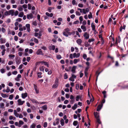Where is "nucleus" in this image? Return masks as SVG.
<instances>
[{"label":"nucleus","mask_w":128,"mask_h":128,"mask_svg":"<svg viewBox=\"0 0 128 128\" xmlns=\"http://www.w3.org/2000/svg\"><path fill=\"white\" fill-rule=\"evenodd\" d=\"M52 9V7H50L48 8V10L49 12H51V10Z\"/></svg>","instance_id":"nucleus-59"},{"label":"nucleus","mask_w":128,"mask_h":128,"mask_svg":"<svg viewBox=\"0 0 128 128\" xmlns=\"http://www.w3.org/2000/svg\"><path fill=\"white\" fill-rule=\"evenodd\" d=\"M76 14L77 16H80V13L78 11H76Z\"/></svg>","instance_id":"nucleus-57"},{"label":"nucleus","mask_w":128,"mask_h":128,"mask_svg":"<svg viewBox=\"0 0 128 128\" xmlns=\"http://www.w3.org/2000/svg\"><path fill=\"white\" fill-rule=\"evenodd\" d=\"M83 58L84 59H86L87 58V56L86 54H84L83 56Z\"/></svg>","instance_id":"nucleus-62"},{"label":"nucleus","mask_w":128,"mask_h":128,"mask_svg":"<svg viewBox=\"0 0 128 128\" xmlns=\"http://www.w3.org/2000/svg\"><path fill=\"white\" fill-rule=\"evenodd\" d=\"M84 36L86 39H88L89 37V35L87 32H85L84 34Z\"/></svg>","instance_id":"nucleus-2"},{"label":"nucleus","mask_w":128,"mask_h":128,"mask_svg":"<svg viewBox=\"0 0 128 128\" xmlns=\"http://www.w3.org/2000/svg\"><path fill=\"white\" fill-rule=\"evenodd\" d=\"M31 101L34 103H36V104H38V102L36 100L34 99H32L31 100Z\"/></svg>","instance_id":"nucleus-29"},{"label":"nucleus","mask_w":128,"mask_h":128,"mask_svg":"<svg viewBox=\"0 0 128 128\" xmlns=\"http://www.w3.org/2000/svg\"><path fill=\"white\" fill-rule=\"evenodd\" d=\"M127 55H128V54H122L121 55V58H123L124 57H125L126 56H127Z\"/></svg>","instance_id":"nucleus-50"},{"label":"nucleus","mask_w":128,"mask_h":128,"mask_svg":"<svg viewBox=\"0 0 128 128\" xmlns=\"http://www.w3.org/2000/svg\"><path fill=\"white\" fill-rule=\"evenodd\" d=\"M5 46L6 47L8 48L10 46L9 43L8 42H6L5 44Z\"/></svg>","instance_id":"nucleus-64"},{"label":"nucleus","mask_w":128,"mask_h":128,"mask_svg":"<svg viewBox=\"0 0 128 128\" xmlns=\"http://www.w3.org/2000/svg\"><path fill=\"white\" fill-rule=\"evenodd\" d=\"M0 43L2 44H4L6 42V40L5 38H1L0 39Z\"/></svg>","instance_id":"nucleus-12"},{"label":"nucleus","mask_w":128,"mask_h":128,"mask_svg":"<svg viewBox=\"0 0 128 128\" xmlns=\"http://www.w3.org/2000/svg\"><path fill=\"white\" fill-rule=\"evenodd\" d=\"M128 88V85H125L124 86H122V88L124 89L125 88Z\"/></svg>","instance_id":"nucleus-38"},{"label":"nucleus","mask_w":128,"mask_h":128,"mask_svg":"<svg viewBox=\"0 0 128 128\" xmlns=\"http://www.w3.org/2000/svg\"><path fill=\"white\" fill-rule=\"evenodd\" d=\"M80 61V59L78 58L77 59H74V63L76 64L78 62H79Z\"/></svg>","instance_id":"nucleus-26"},{"label":"nucleus","mask_w":128,"mask_h":128,"mask_svg":"<svg viewBox=\"0 0 128 128\" xmlns=\"http://www.w3.org/2000/svg\"><path fill=\"white\" fill-rule=\"evenodd\" d=\"M77 68L76 66H74L72 68V72L73 73H74L76 72V70Z\"/></svg>","instance_id":"nucleus-10"},{"label":"nucleus","mask_w":128,"mask_h":128,"mask_svg":"<svg viewBox=\"0 0 128 128\" xmlns=\"http://www.w3.org/2000/svg\"><path fill=\"white\" fill-rule=\"evenodd\" d=\"M18 105L19 106L22 105L25 102L24 101H22L20 99H19L18 100Z\"/></svg>","instance_id":"nucleus-1"},{"label":"nucleus","mask_w":128,"mask_h":128,"mask_svg":"<svg viewBox=\"0 0 128 128\" xmlns=\"http://www.w3.org/2000/svg\"><path fill=\"white\" fill-rule=\"evenodd\" d=\"M13 64V62L12 61H9L8 63V64L9 65H11L12 64Z\"/></svg>","instance_id":"nucleus-52"},{"label":"nucleus","mask_w":128,"mask_h":128,"mask_svg":"<svg viewBox=\"0 0 128 128\" xmlns=\"http://www.w3.org/2000/svg\"><path fill=\"white\" fill-rule=\"evenodd\" d=\"M46 15L48 17H50V18L52 17L53 16V14L52 13L50 14L48 12H46Z\"/></svg>","instance_id":"nucleus-13"},{"label":"nucleus","mask_w":128,"mask_h":128,"mask_svg":"<svg viewBox=\"0 0 128 128\" xmlns=\"http://www.w3.org/2000/svg\"><path fill=\"white\" fill-rule=\"evenodd\" d=\"M68 78V76L67 74V73H65L64 74V79H67Z\"/></svg>","instance_id":"nucleus-44"},{"label":"nucleus","mask_w":128,"mask_h":128,"mask_svg":"<svg viewBox=\"0 0 128 128\" xmlns=\"http://www.w3.org/2000/svg\"><path fill=\"white\" fill-rule=\"evenodd\" d=\"M79 19L80 20V22H82L83 21V20L82 17V16H80L79 18Z\"/></svg>","instance_id":"nucleus-56"},{"label":"nucleus","mask_w":128,"mask_h":128,"mask_svg":"<svg viewBox=\"0 0 128 128\" xmlns=\"http://www.w3.org/2000/svg\"><path fill=\"white\" fill-rule=\"evenodd\" d=\"M47 124H47V122H44V126H43L44 127V128L46 127L47 126Z\"/></svg>","instance_id":"nucleus-58"},{"label":"nucleus","mask_w":128,"mask_h":128,"mask_svg":"<svg viewBox=\"0 0 128 128\" xmlns=\"http://www.w3.org/2000/svg\"><path fill=\"white\" fill-rule=\"evenodd\" d=\"M10 15H11L12 16L14 15V10H9Z\"/></svg>","instance_id":"nucleus-15"},{"label":"nucleus","mask_w":128,"mask_h":128,"mask_svg":"<svg viewBox=\"0 0 128 128\" xmlns=\"http://www.w3.org/2000/svg\"><path fill=\"white\" fill-rule=\"evenodd\" d=\"M9 57L10 58H13L15 57V56L13 54H10L9 55Z\"/></svg>","instance_id":"nucleus-43"},{"label":"nucleus","mask_w":128,"mask_h":128,"mask_svg":"<svg viewBox=\"0 0 128 128\" xmlns=\"http://www.w3.org/2000/svg\"><path fill=\"white\" fill-rule=\"evenodd\" d=\"M4 14L5 16L10 15L9 10L6 11L4 13Z\"/></svg>","instance_id":"nucleus-36"},{"label":"nucleus","mask_w":128,"mask_h":128,"mask_svg":"<svg viewBox=\"0 0 128 128\" xmlns=\"http://www.w3.org/2000/svg\"><path fill=\"white\" fill-rule=\"evenodd\" d=\"M4 104L3 103H1L0 104V108H4Z\"/></svg>","instance_id":"nucleus-40"},{"label":"nucleus","mask_w":128,"mask_h":128,"mask_svg":"<svg viewBox=\"0 0 128 128\" xmlns=\"http://www.w3.org/2000/svg\"><path fill=\"white\" fill-rule=\"evenodd\" d=\"M18 14V10H16V11L14 12V15L15 16H17Z\"/></svg>","instance_id":"nucleus-45"},{"label":"nucleus","mask_w":128,"mask_h":128,"mask_svg":"<svg viewBox=\"0 0 128 128\" xmlns=\"http://www.w3.org/2000/svg\"><path fill=\"white\" fill-rule=\"evenodd\" d=\"M0 72L2 73L3 74L5 72V70L4 68H2L0 70Z\"/></svg>","instance_id":"nucleus-42"},{"label":"nucleus","mask_w":128,"mask_h":128,"mask_svg":"<svg viewBox=\"0 0 128 128\" xmlns=\"http://www.w3.org/2000/svg\"><path fill=\"white\" fill-rule=\"evenodd\" d=\"M45 68V67L44 66H40L39 68L40 70L41 71L43 72H44Z\"/></svg>","instance_id":"nucleus-16"},{"label":"nucleus","mask_w":128,"mask_h":128,"mask_svg":"<svg viewBox=\"0 0 128 128\" xmlns=\"http://www.w3.org/2000/svg\"><path fill=\"white\" fill-rule=\"evenodd\" d=\"M78 6L79 7L81 8H82L83 6V4H78Z\"/></svg>","instance_id":"nucleus-63"},{"label":"nucleus","mask_w":128,"mask_h":128,"mask_svg":"<svg viewBox=\"0 0 128 128\" xmlns=\"http://www.w3.org/2000/svg\"><path fill=\"white\" fill-rule=\"evenodd\" d=\"M27 96V94L26 93L22 94V97L23 98H25Z\"/></svg>","instance_id":"nucleus-22"},{"label":"nucleus","mask_w":128,"mask_h":128,"mask_svg":"<svg viewBox=\"0 0 128 128\" xmlns=\"http://www.w3.org/2000/svg\"><path fill=\"white\" fill-rule=\"evenodd\" d=\"M70 29L68 28H66L64 30V32H66L68 34V32H69L70 31Z\"/></svg>","instance_id":"nucleus-33"},{"label":"nucleus","mask_w":128,"mask_h":128,"mask_svg":"<svg viewBox=\"0 0 128 128\" xmlns=\"http://www.w3.org/2000/svg\"><path fill=\"white\" fill-rule=\"evenodd\" d=\"M90 14L88 15V17L89 19L92 18V14L91 12L89 13Z\"/></svg>","instance_id":"nucleus-37"},{"label":"nucleus","mask_w":128,"mask_h":128,"mask_svg":"<svg viewBox=\"0 0 128 128\" xmlns=\"http://www.w3.org/2000/svg\"><path fill=\"white\" fill-rule=\"evenodd\" d=\"M76 42L78 44L80 45L82 42V40L80 39H78L76 40Z\"/></svg>","instance_id":"nucleus-19"},{"label":"nucleus","mask_w":128,"mask_h":128,"mask_svg":"<svg viewBox=\"0 0 128 128\" xmlns=\"http://www.w3.org/2000/svg\"><path fill=\"white\" fill-rule=\"evenodd\" d=\"M81 28L83 30L84 32L86 31V27L85 26H84L83 25H82L81 26Z\"/></svg>","instance_id":"nucleus-24"},{"label":"nucleus","mask_w":128,"mask_h":128,"mask_svg":"<svg viewBox=\"0 0 128 128\" xmlns=\"http://www.w3.org/2000/svg\"><path fill=\"white\" fill-rule=\"evenodd\" d=\"M34 41L35 43H36L37 44H38V40L37 39H36L35 38H34Z\"/></svg>","instance_id":"nucleus-46"},{"label":"nucleus","mask_w":128,"mask_h":128,"mask_svg":"<svg viewBox=\"0 0 128 128\" xmlns=\"http://www.w3.org/2000/svg\"><path fill=\"white\" fill-rule=\"evenodd\" d=\"M36 126V124H33L30 126V128H35Z\"/></svg>","instance_id":"nucleus-48"},{"label":"nucleus","mask_w":128,"mask_h":128,"mask_svg":"<svg viewBox=\"0 0 128 128\" xmlns=\"http://www.w3.org/2000/svg\"><path fill=\"white\" fill-rule=\"evenodd\" d=\"M1 96L4 98H5L7 97V96L6 94H4L2 93L1 94Z\"/></svg>","instance_id":"nucleus-35"},{"label":"nucleus","mask_w":128,"mask_h":128,"mask_svg":"<svg viewBox=\"0 0 128 128\" xmlns=\"http://www.w3.org/2000/svg\"><path fill=\"white\" fill-rule=\"evenodd\" d=\"M44 61H41L37 62L36 63V65H37L38 64H40V63H41L42 64H44Z\"/></svg>","instance_id":"nucleus-34"},{"label":"nucleus","mask_w":128,"mask_h":128,"mask_svg":"<svg viewBox=\"0 0 128 128\" xmlns=\"http://www.w3.org/2000/svg\"><path fill=\"white\" fill-rule=\"evenodd\" d=\"M94 38L90 39L88 40V42L90 43L92 42H94Z\"/></svg>","instance_id":"nucleus-49"},{"label":"nucleus","mask_w":128,"mask_h":128,"mask_svg":"<svg viewBox=\"0 0 128 128\" xmlns=\"http://www.w3.org/2000/svg\"><path fill=\"white\" fill-rule=\"evenodd\" d=\"M80 54L79 53L76 54V53H74L73 54V58H78L80 57Z\"/></svg>","instance_id":"nucleus-6"},{"label":"nucleus","mask_w":128,"mask_h":128,"mask_svg":"<svg viewBox=\"0 0 128 128\" xmlns=\"http://www.w3.org/2000/svg\"><path fill=\"white\" fill-rule=\"evenodd\" d=\"M42 109L44 110H46L47 108V106L46 105H45L42 107Z\"/></svg>","instance_id":"nucleus-27"},{"label":"nucleus","mask_w":128,"mask_h":128,"mask_svg":"<svg viewBox=\"0 0 128 128\" xmlns=\"http://www.w3.org/2000/svg\"><path fill=\"white\" fill-rule=\"evenodd\" d=\"M44 64L45 66H46L48 67L49 66V64L47 62H44Z\"/></svg>","instance_id":"nucleus-41"},{"label":"nucleus","mask_w":128,"mask_h":128,"mask_svg":"<svg viewBox=\"0 0 128 128\" xmlns=\"http://www.w3.org/2000/svg\"><path fill=\"white\" fill-rule=\"evenodd\" d=\"M36 54L38 55L42 54V52L41 50L40 49H38L36 52Z\"/></svg>","instance_id":"nucleus-11"},{"label":"nucleus","mask_w":128,"mask_h":128,"mask_svg":"<svg viewBox=\"0 0 128 128\" xmlns=\"http://www.w3.org/2000/svg\"><path fill=\"white\" fill-rule=\"evenodd\" d=\"M75 33V32L74 31H73L72 32H68V35H74Z\"/></svg>","instance_id":"nucleus-31"},{"label":"nucleus","mask_w":128,"mask_h":128,"mask_svg":"<svg viewBox=\"0 0 128 128\" xmlns=\"http://www.w3.org/2000/svg\"><path fill=\"white\" fill-rule=\"evenodd\" d=\"M126 27V26L125 25H124L123 26H121L120 27V32H122V29L124 30H125V28Z\"/></svg>","instance_id":"nucleus-23"},{"label":"nucleus","mask_w":128,"mask_h":128,"mask_svg":"<svg viewBox=\"0 0 128 128\" xmlns=\"http://www.w3.org/2000/svg\"><path fill=\"white\" fill-rule=\"evenodd\" d=\"M63 34L64 36H65L66 37H68V34L66 32L64 31L63 32Z\"/></svg>","instance_id":"nucleus-39"},{"label":"nucleus","mask_w":128,"mask_h":128,"mask_svg":"<svg viewBox=\"0 0 128 128\" xmlns=\"http://www.w3.org/2000/svg\"><path fill=\"white\" fill-rule=\"evenodd\" d=\"M2 88H4L5 87V85L4 84H2L1 85H0V90H1L2 88Z\"/></svg>","instance_id":"nucleus-55"},{"label":"nucleus","mask_w":128,"mask_h":128,"mask_svg":"<svg viewBox=\"0 0 128 128\" xmlns=\"http://www.w3.org/2000/svg\"><path fill=\"white\" fill-rule=\"evenodd\" d=\"M18 9L20 11H22L23 10L22 6L20 5L18 7Z\"/></svg>","instance_id":"nucleus-25"},{"label":"nucleus","mask_w":128,"mask_h":128,"mask_svg":"<svg viewBox=\"0 0 128 128\" xmlns=\"http://www.w3.org/2000/svg\"><path fill=\"white\" fill-rule=\"evenodd\" d=\"M79 85L78 84H76V89L77 90H78L79 89Z\"/></svg>","instance_id":"nucleus-60"},{"label":"nucleus","mask_w":128,"mask_h":128,"mask_svg":"<svg viewBox=\"0 0 128 128\" xmlns=\"http://www.w3.org/2000/svg\"><path fill=\"white\" fill-rule=\"evenodd\" d=\"M59 119L58 118H56L55 121L54 122L53 125L55 126L56 124H58L59 123Z\"/></svg>","instance_id":"nucleus-8"},{"label":"nucleus","mask_w":128,"mask_h":128,"mask_svg":"<svg viewBox=\"0 0 128 128\" xmlns=\"http://www.w3.org/2000/svg\"><path fill=\"white\" fill-rule=\"evenodd\" d=\"M20 124L22 125L24 124V122L22 120H20L19 122Z\"/></svg>","instance_id":"nucleus-61"},{"label":"nucleus","mask_w":128,"mask_h":128,"mask_svg":"<svg viewBox=\"0 0 128 128\" xmlns=\"http://www.w3.org/2000/svg\"><path fill=\"white\" fill-rule=\"evenodd\" d=\"M24 15V13L23 12H20L18 15V16L20 17H22Z\"/></svg>","instance_id":"nucleus-28"},{"label":"nucleus","mask_w":128,"mask_h":128,"mask_svg":"<svg viewBox=\"0 0 128 128\" xmlns=\"http://www.w3.org/2000/svg\"><path fill=\"white\" fill-rule=\"evenodd\" d=\"M33 16L32 13H30L29 14L27 15V18L28 19L30 20L32 18Z\"/></svg>","instance_id":"nucleus-4"},{"label":"nucleus","mask_w":128,"mask_h":128,"mask_svg":"<svg viewBox=\"0 0 128 128\" xmlns=\"http://www.w3.org/2000/svg\"><path fill=\"white\" fill-rule=\"evenodd\" d=\"M58 86V81H56L55 84H53L52 87L53 88H56Z\"/></svg>","instance_id":"nucleus-5"},{"label":"nucleus","mask_w":128,"mask_h":128,"mask_svg":"<svg viewBox=\"0 0 128 128\" xmlns=\"http://www.w3.org/2000/svg\"><path fill=\"white\" fill-rule=\"evenodd\" d=\"M77 107V106L76 104H74V106H72V108L74 110H75Z\"/></svg>","instance_id":"nucleus-32"},{"label":"nucleus","mask_w":128,"mask_h":128,"mask_svg":"<svg viewBox=\"0 0 128 128\" xmlns=\"http://www.w3.org/2000/svg\"><path fill=\"white\" fill-rule=\"evenodd\" d=\"M22 8L23 7L24 8L26 9L27 8L28 6L26 4H24L22 6Z\"/></svg>","instance_id":"nucleus-53"},{"label":"nucleus","mask_w":128,"mask_h":128,"mask_svg":"<svg viewBox=\"0 0 128 128\" xmlns=\"http://www.w3.org/2000/svg\"><path fill=\"white\" fill-rule=\"evenodd\" d=\"M94 116L96 119L99 118V114L98 112H94Z\"/></svg>","instance_id":"nucleus-18"},{"label":"nucleus","mask_w":128,"mask_h":128,"mask_svg":"<svg viewBox=\"0 0 128 128\" xmlns=\"http://www.w3.org/2000/svg\"><path fill=\"white\" fill-rule=\"evenodd\" d=\"M80 98V96H76V101H78L79 100V98Z\"/></svg>","instance_id":"nucleus-51"},{"label":"nucleus","mask_w":128,"mask_h":128,"mask_svg":"<svg viewBox=\"0 0 128 128\" xmlns=\"http://www.w3.org/2000/svg\"><path fill=\"white\" fill-rule=\"evenodd\" d=\"M32 24L35 26H36L37 25V23L36 21H34L32 22Z\"/></svg>","instance_id":"nucleus-47"},{"label":"nucleus","mask_w":128,"mask_h":128,"mask_svg":"<svg viewBox=\"0 0 128 128\" xmlns=\"http://www.w3.org/2000/svg\"><path fill=\"white\" fill-rule=\"evenodd\" d=\"M91 26L92 28V30L95 32H96V30H95V26L93 24V23H92Z\"/></svg>","instance_id":"nucleus-17"},{"label":"nucleus","mask_w":128,"mask_h":128,"mask_svg":"<svg viewBox=\"0 0 128 128\" xmlns=\"http://www.w3.org/2000/svg\"><path fill=\"white\" fill-rule=\"evenodd\" d=\"M82 10L83 13L85 14H86L89 11V9L88 8H86L85 9L84 8H83L82 9Z\"/></svg>","instance_id":"nucleus-3"},{"label":"nucleus","mask_w":128,"mask_h":128,"mask_svg":"<svg viewBox=\"0 0 128 128\" xmlns=\"http://www.w3.org/2000/svg\"><path fill=\"white\" fill-rule=\"evenodd\" d=\"M48 48L50 50H54L55 48V46L54 45L50 46L48 47Z\"/></svg>","instance_id":"nucleus-14"},{"label":"nucleus","mask_w":128,"mask_h":128,"mask_svg":"<svg viewBox=\"0 0 128 128\" xmlns=\"http://www.w3.org/2000/svg\"><path fill=\"white\" fill-rule=\"evenodd\" d=\"M14 114L16 117H18L19 114L17 113V111L15 110H14Z\"/></svg>","instance_id":"nucleus-20"},{"label":"nucleus","mask_w":128,"mask_h":128,"mask_svg":"<svg viewBox=\"0 0 128 128\" xmlns=\"http://www.w3.org/2000/svg\"><path fill=\"white\" fill-rule=\"evenodd\" d=\"M60 124L62 126H64V120L63 119H62L60 120Z\"/></svg>","instance_id":"nucleus-30"},{"label":"nucleus","mask_w":128,"mask_h":128,"mask_svg":"<svg viewBox=\"0 0 128 128\" xmlns=\"http://www.w3.org/2000/svg\"><path fill=\"white\" fill-rule=\"evenodd\" d=\"M103 105H102V104H100L99 105L98 107L97 110L98 111H99L101 109Z\"/></svg>","instance_id":"nucleus-21"},{"label":"nucleus","mask_w":128,"mask_h":128,"mask_svg":"<svg viewBox=\"0 0 128 128\" xmlns=\"http://www.w3.org/2000/svg\"><path fill=\"white\" fill-rule=\"evenodd\" d=\"M77 123L78 122L77 121H75L73 122V124L74 126H76L77 125Z\"/></svg>","instance_id":"nucleus-54"},{"label":"nucleus","mask_w":128,"mask_h":128,"mask_svg":"<svg viewBox=\"0 0 128 128\" xmlns=\"http://www.w3.org/2000/svg\"><path fill=\"white\" fill-rule=\"evenodd\" d=\"M16 64H19L20 63V60L19 58L18 57L16 59Z\"/></svg>","instance_id":"nucleus-7"},{"label":"nucleus","mask_w":128,"mask_h":128,"mask_svg":"<svg viewBox=\"0 0 128 128\" xmlns=\"http://www.w3.org/2000/svg\"><path fill=\"white\" fill-rule=\"evenodd\" d=\"M26 26L27 28V31L29 32L30 30V24H26Z\"/></svg>","instance_id":"nucleus-9"}]
</instances>
